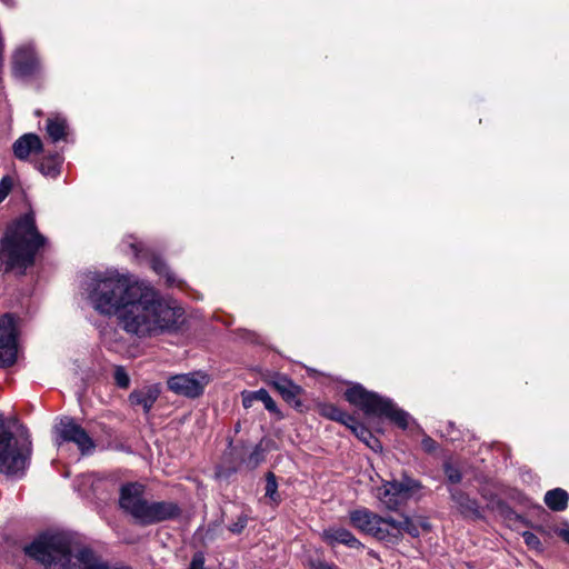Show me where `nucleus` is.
I'll use <instances>...</instances> for the list:
<instances>
[{
    "label": "nucleus",
    "mask_w": 569,
    "mask_h": 569,
    "mask_svg": "<svg viewBox=\"0 0 569 569\" xmlns=\"http://www.w3.org/2000/svg\"><path fill=\"white\" fill-rule=\"evenodd\" d=\"M523 539L527 546L531 548H538L540 546L539 538L532 532H525Z\"/></svg>",
    "instance_id": "32"
},
{
    "label": "nucleus",
    "mask_w": 569,
    "mask_h": 569,
    "mask_svg": "<svg viewBox=\"0 0 569 569\" xmlns=\"http://www.w3.org/2000/svg\"><path fill=\"white\" fill-rule=\"evenodd\" d=\"M323 539L330 543H341L352 549H361L363 545L358 540L355 535L346 528L342 527H330L323 530Z\"/></svg>",
    "instance_id": "17"
},
{
    "label": "nucleus",
    "mask_w": 569,
    "mask_h": 569,
    "mask_svg": "<svg viewBox=\"0 0 569 569\" xmlns=\"http://www.w3.org/2000/svg\"><path fill=\"white\" fill-rule=\"evenodd\" d=\"M254 401H257V397H254V391L242 395V405L244 408H250Z\"/></svg>",
    "instance_id": "34"
},
{
    "label": "nucleus",
    "mask_w": 569,
    "mask_h": 569,
    "mask_svg": "<svg viewBox=\"0 0 569 569\" xmlns=\"http://www.w3.org/2000/svg\"><path fill=\"white\" fill-rule=\"evenodd\" d=\"M189 569H206L204 568V559L201 553L194 555V557L191 560Z\"/></svg>",
    "instance_id": "33"
},
{
    "label": "nucleus",
    "mask_w": 569,
    "mask_h": 569,
    "mask_svg": "<svg viewBox=\"0 0 569 569\" xmlns=\"http://www.w3.org/2000/svg\"><path fill=\"white\" fill-rule=\"evenodd\" d=\"M398 486L401 487V491L406 499L410 498L422 488L420 481L409 477H403L401 481H398Z\"/></svg>",
    "instance_id": "24"
},
{
    "label": "nucleus",
    "mask_w": 569,
    "mask_h": 569,
    "mask_svg": "<svg viewBox=\"0 0 569 569\" xmlns=\"http://www.w3.org/2000/svg\"><path fill=\"white\" fill-rule=\"evenodd\" d=\"M254 397H257V401H261L264 405L268 411L278 413L277 405L266 389L254 391Z\"/></svg>",
    "instance_id": "27"
},
{
    "label": "nucleus",
    "mask_w": 569,
    "mask_h": 569,
    "mask_svg": "<svg viewBox=\"0 0 569 569\" xmlns=\"http://www.w3.org/2000/svg\"><path fill=\"white\" fill-rule=\"evenodd\" d=\"M113 378L119 388L127 389L130 385V378L123 367H116Z\"/></svg>",
    "instance_id": "28"
},
{
    "label": "nucleus",
    "mask_w": 569,
    "mask_h": 569,
    "mask_svg": "<svg viewBox=\"0 0 569 569\" xmlns=\"http://www.w3.org/2000/svg\"><path fill=\"white\" fill-rule=\"evenodd\" d=\"M152 268L156 272H158L159 274H164L167 272V267L164 263H162L161 261L159 260H154L153 261V264H152Z\"/></svg>",
    "instance_id": "36"
},
{
    "label": "nucleus",
    "mask_w": 569,
    "mask_h": 569,
    "mask_svg": "<svg viewBox=\"0 0 569 569\" xmlns=\"http://www.w3.org/2000/svg\"><path fill=\"white\" fill-rule=\"evenodd\" d=\"M348 427L356 433V436L361 441L366 442L369 447L375 449V445L378 443V440L372 437L371 432L368 429H366L363 426H361L357 421L353 423H350V426H348Z\"/></svg>",
    "instance_id": "23"
},
{
    "label": "nucleus",
    "mask_w": 569,
    "mask_h": 569,
    "mask_svg": "<svg viewBox=\"0 0 569 569\" xmlns=\"http://www.w3.org/2000/svg\"><path fill=\"white\" fill-rule=\"evenodd\" d=\"M18 330L14 318L6 313L0 317V367H11L17 361Z\"/></svg>",
    "instance_id": "10"
},
{
    "label": "nucleus",
    "mask_w": 569,
    "mask_h": 569,
    "mask_svg": "<svg viewBox=\"0 0 569 569\" xmlns=\"http://www.w3.org/2000/svg\"><path fill=\"white\" fill-rule=\"evenodd\" d=\"M247 522H248L247 516L241 515V516H239L238 520L229 527V529L233 533H240L243 530V528L247 526Z\"/></svg>",
    "instance_id": "31"
},
{
    "label": "nucleus",
    "mask_w": 569,
    "mask_h": 569,
    "mask_svg": "<svg viewBox=\"0 0 569 569\" xmlns=\"http://www.w3.org/2000/svg\"><path fill=\"white\" fill-rule=\"evenodd\" d=\"M32 455V445L28 437L13 435L0 416V473L11 479L26 475Z\"/></svg>",
    "instance_id": "6"
},
{
    "label": "nucleus",
    "mask_w": 569,
    "mask_h": 569,
    "mask_svg": "<svg viewBox=\"0 0 569 569\" xmlns=\"http://www.w3.org/2000/svg\"><path fill=\"white\" fill-rule=\"evenodd\" d=\"M559 537H561L567 543H569V529L557 530Z\"/></svg>",
    "instance_id": "38"
},
{
    "label": "nucleus",
    "mask_w": 569,
    "mask_h": 569,
    "mask_svg": "<svg viewBox=\"0 0 569 569\" xmlns=\"http://www.w3.org/2000/svg\"><path fill=\"white\" fill-rule=\"evenodd\" d=\"M13 187V180L9 176H4L0 180V203L8 197Z\"/></svg>",
    "instance_id": "30"
},
{
    "label": "nucleus",
    "mask_w": 569,
    "mask_h": 569,
    "mask_svg": "<svg viewBox=\"0 0 569 569\" xmlns=\"http://www.w3.org/2000/svg\"><path fill=\"white\" fill-rule=\"evenodd\" d=\"M129 298L118 315L126 332L149 338L177 327L181 310L166 303L149 284L134 282Z\"/></svg>",
    "instance_id": "1"
},
{
    "label": "nucleus",
    "mask_w": 569,
    "mask_h": 569,
    "mask_svg": "<svg viewBox=\"0 0 569 569\" xmlns=\"http://www.w3.org/2000/svg\"><path fill=\"white\" fill-rule=\"evenodd\" d=\"M318 412L320 416L333 421H338L345 426H350V423L356 422V419L351 415L342 411L333 403H320L318 406Z\"/></svg>",
    "instance_id": "20"
},
{
    "label": "nucleus",
    "mask_w": 569,
    "mask_h": 569,
    "mask_svg": "<svg viewBox=\"0 0 569 569\" xmlns=\"http://www.w3.org/2000/svg\"><path fill=\"white\" fill-rule=\"evenodd\" d=\"M39 170L47 177L54 178L60 172V163L57 158L43 159L39 163Z\"/></svg>",
    "instance_id": "25"
},
{
    "label": "nucleus",
    "mask_w": 569,
    "mask_h": 569,
    "mask_svg": "<svg viewBox=\"0 0 569 569\" xmlns=\"http://www.w3.org/2000/svg\"><path fill=\"white\" fill-rule=\"evenodd\" d=\"M266 497L274 503L279 502L278 483L272 472H268L266 476Z\"/></svg>",
    "instance_id": "26"
},
{
    "label": "nucleus",
    "mask_w": 569,
    "mask_h": 569,
    "mask_svg": "<svg viewBox=\"0 0 569 569\" xmlns=\"http://www.w3.org/2000/svg\"><path fill=\"white\" fill-rule=\"evenodd\" d=\"M46 242L31 213L14 220L0 240V261L4 264V271L23 274L34 264L36 256Z\"/></svg>",
    "instance_id": "3"
},
{
    "label": "nucleus",
    "mask_w": 569,
    "mask_h": 569,
    "mask_svg": "<svg viewBox=\"0 0 569 569\" xmlns=\"http://www.w3.org/2000/svg\"><path fill=\"white\" fill-rule=\"evenodd\" d=\"M545 503L553 511H563L568 506L569 495L561 488L549 490L545 495Z\"/></svg>",
    "instance_id": "21"
},
{
    "label": "nucleus",
    "mask_w": 569,
    "mask_h": 569,
    "mask_svg": "<svg viewBox=\"0 0 569 569\" xmlns=\"http://www.w3.org/2000/svg\"><path fill=\"white\" fill-rule=\"evenodd\" d=\"M377 498L389 510H397L407 500L398 481L386 482L379 487Z\"/></svg>",
    "instance_id": "15"
},
{
    "label": "nucleus",
    "mask_w": 569,
    "mask_h": 569,
    "mask_svg": "<svg viewBox=\"0 0 569 569\" xmlns=\"http://www.w3.org/2000/svg\"><path fill=\"white\" fill-rule=\"evenodd\" d=\"M68 130L67 120L60 116L47 120V132L52 141L57 142L66 138Z\"/></svg>",
    "instance_id": "22"
},
{
    "label": "nucleus",
    "mask_w": 569,
    "mask_h": 569,
    "mask_svg": "<svg viewBox=\"0 0 569 569\" xmlns=\"http://www.w3.org/2000/svg\"><path fill=\"white\" fill-rule=\"evenodd\" d=\"M443 471L448 481L451 483H459L462 479L460 470L449 462L445 463Z\"/></svg>",
    "instance_id": "29"
},
{
    "label": "nucleus",
    "mask_w": 569,
    "mask_h": 569,
    "mask_svg": "<svg viewBox=\"0 0 569 569\" xmlns=\"http://www.w3.org/2000/svg\"><path fill=\"white\" fill-rule=\"evenodd\" d=\"M148 526L174 520L181 515L179 505L171 500H151Z\"/></svg>",
    "instance_id": "12"
},
{
    "label": "nucleus",
    "mask_w": 569,
    "mask_h": 569,
    "mask_svg": "<svg viewBox=\"0 0 569 569\" xmlns=\"http://www.w3.org/2000/svg\"><path fill=\"white\" fill-rule=\"evenodd\" d=\"M345 397L348 402L360 408L368 416L386 417L402 429L408 427L409 415L406 411L398 409L390 399L368 391L361 385L348 388Z\"/></svg>",
    "instance_id": "7"
},
{
    "label": "nucleus",
    "mask_w": 569,
    "mask_h": 569,
    "mask_svg": "<svg viewBox=\"0 0 569 569\" xmlns=\"http://www.w3.org/2000/svg\"><path fill=\"white\" fill-rule=\"evenodd\" d=\"M421 445L422 448L428 452H431L437 448L436 441L430 437H425L421 441Z\"/></svg>",
    "instance_id": "35"
},
{
    "label": "nucleus",
    "mask_w": 569,
    "mask_h": 569,
    "mask_svg": "<svg viewBox=\"0 0 569 569\" xmlns=\"http://www.w3.org/2000/svg\"><path fill=\"white\" fill-rule=\"evenodd\" d=\"M4 3L10 4L12 0H2Z\"/></svg>",
    "instance_id": "39"
},
{
    "label": "nucleus",
    "mask_w": 569,
    "mask_h": 569,
    "mask_svg": "<svg viewBox=\"0 0 569 569\" xmlns=\"http://www.w3.org/2000/svg\"><path fill=\"white\" fill-rule=\"evenodd\" d=\"M24 552L46 569H131L122 563L109 565L90 547L64 533H43L26 546Z\"/></svg>",
    "instance_id": "2"
},
{
    "label": "nucleus",
    "mask_w": 569,
    "mask_h": 569,
    "mask_svg": "<svg viewBox=\"0 0 569 569\" xmlns=\"http://www.w3.org/2000/svg\"><path fill=\"white\" fill-rule=\"evenodd\" d=\"M144 490L142 483L128 482L121 486L119 496L120 508L140 526H148L150 513L151 500L144 497Z\"/></svg>",
    "instance_id": "8"
},
{
    "label": "nucleus",
    "mask_w": 569,
    "mask_h": 569,
    "mask_svg": "<svg viewBox=\"0 0 569 569\" xmlns=\"http://www.w3.org/2000/svg\"><path fill=\"white\" fill-rule=\"evenodd\" d=\"M315 569H338V567L333 563L318 562L315 565Z\"/></svg>",
    "instance_id": "37"
},
{
    "label": "nucleus",
    "mask_w": 569,
    "mask_h": 569,
    "mask_svg": "<svg viewBox=\"0 0 569 569\" xmlns=\"http://www.w3.org/2000/svg\"><path fill=\"white\" fill-rule=\"evenodd\" d=\"M57 443L73 442L82 453H88L94 448V442L87 431L73 419L64 417L54 427Z\"/></svg>",
    "instance_id": "11"
},
{
    "label": "nucleus",
    "mask_w": 569,
    "mask_h": 569,
    "mask_svg": "<svg viewBox=\"0 0 569 569\" xmlns=\"http://www.w3.org/2000/svg\"><path fill=\"white\" fill-rule=\"evenodd\" d=\"M450 495L456 507L463 516H477L478 503L475 499H471L466 492L460 489H450Z\"/></svg>",
    "instance_id": "19"
},
{
    "label": "nucleus",
    "mask_w": 569,
    "mask_h": 569,
    "mask_svg": "<svg viewBox=\"0 0 569 569\" xmlns=\"http://www.w3.org/2000/svg\"><path fill=\"white\" fill-rule=\"evenodd\" d=\"M210 379L202 371L180 373L168 379L167 386L170 391L187 398H198L204 391Z\"/></svg>",
    "instance_id": "9"
},
{
    "label": "nucleus",
    "mask_w": 569,
    "mask_h": 569,
    "mask_svg": "<svg viewBox=\"0 0 569 569\" xmlns=\"http://www.w3.org/2000/svg\"><path fill=\"white\" fill-rule=\"evenodd\" d=\"M134 282L118 271H107L92 277L88 299L103 315H119L129 298Z\"/></svg>",
    "instance_id": "5"
},
{
    "label": "nucleus",
    "mask_w": 569,
    "mask_h": 569,
    "mask_svg": "<svg viewBox=\"0 0 569 569\" xmlns=\"http://www.w3.org/2000/svg\"><path fill=\"white\" fill-rule=\"evenodd\" d=\"M350 523L358 530L372 536L386 546L398 545L405 533L417 538L430 531L431 526L423 519L415 520L406 515L379 516L367 508L350 511Z\"/></svg>",
    "instance_id": "4"
},
{
    "label": "nucleus",
    "mask_w": 569,
    "mask_h": 569,
    "mask_svg": "<svg viewBox=\"0 0 569 569\" xmlns=\"http://www.w3.org/2000/svg\"><path fill=\"white\" fill-rule=\"evenodd\" d=\"M271 385L289 405L296 408L301 407L302 402L300 400V396L302 393V388L296 385L287 376L277 375Z\"/></svg>",
    "instance_id": "13"
},
{
    "label": "nucleus",
    "mask_w": 569,
    "mask_h": 569,
    "mask_svg": "<svg viewBox=\"0 0 569 569\" xmlns=\"http://www.w3.org/2000/svg\"><path fill=\"white\" fill-rule=\"evenodd\" d=\"M159 395L160 389L157 386H146L133 390L129 396V401L134 407H141L144 413H149Z\"/></svg>",
    "instance_id": "18"
},
{
    "label": "nucleus",
    "mask_w": 569,
    "mask_h": 569,
    "mask_svg": "<svg viewBox=\"0 0 569 569\" xmlns=\"http://www.w3.org/2000/svg\"><path fill=\"white\" fill-rule=\"evenodd\" d=\"M14 71H36L41 68L40 58L31 46H22L13 53Z\"/></svg>",
    "instance_id": "14"
},
{
    "label": "nucleus",
    "mask_w": 569,
    "mask_h": 569,
    "mask_svg": "<svg viewBox=\"0 0 569 569\" xmlns=\"http://www.w3.org/2000/svg\"><path fill=\"white\" fill-rule=\"evenodd\" d=\"M13 154L19 160H27L31 153H38L42 150V142L34 133L21 136L12 146Z\"/></svg>",
    "instance_id": "16"
}]
</instances>
